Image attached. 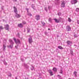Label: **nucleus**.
I'll use <instances>...</instances> for the list:
<instances>
[{
    "label": "nucleus",
    "instance_id": "obj_1",
    "mask_svg": "<svg viewBox=\"0 0 79 79\" xmlns=\"http://www.w3.org/2000/svg\"><path fill=\"white\" fill-rule=\"evenodd\" d=\"M14 40L15 41V42L16 44H21L20 40H19V39H17L16 40V38H14Z\"/></svg>",
    "mask_w": 79,
    "mask_h": 79
},
{
    "label": "nucleus",
    "instance_id": "obj_2",
    "mask_svg": "<svg viewBox=\"0 0 79 79\" xmlns=\"http://www.w3.org/2000/svg\"><path fill=\"white\" fill-rule=\"evenodd\" d=\"M65 4H66V2H65L64 1H62L61 7H63V8H64V7L65 6Z\"/></svg>",
    "mask_w": 79,
    "mask_h": 79
},
{
    "label": "nucleus",
    "instance_id": "obj_3",
    "mask_svg": "<svg viewBox=\"0 0 79 79\" xmlns=\"http://www.w3.org/2000/svg\"><path fill=\"white\" fill-rule=\"evenodd\" d=\"M49 73L50 74V76H53V73L52 71L51 70H49L48 71Z\"/></svg>",
    "mask_w": 79,
    "mask_h": 79
},
{
    "label": "nucleus",
    "instance_id": "obj_4",
    "mask_svg": "<svg viewBox=\"0 0 79 79\" xmlns=\"http://www.w3.org/2000/svg\"><path fill=\"white\" fill-rule=\"evenodd\" d=\"M72 4H76L77 3V0H73L71 1Z\"/></svg>",
    "mask_w": 79,
    "mask_h": 79
},
{
    "label": "nucleus",
    "instance_id": "obj_5",
    "mask_svg": "<svg viewBox=\"0 0 79 79\" xmlns=\"http://www.w3.org/2000/svg\"><path fill=\"white\" fill-rule=\"evenodd\" d=\"M66 29L68 31H69L71 30V28L68 25L66 27Z\"/></svg>",
    "mask_w": 79,
    "mask_h": 79
},
{
    "label": "nucleus",
    "instance_id": "obj_6",
    "mask_svg": "<svg viewBox=\"0 0 79 79\" xmlns=\"http://www.w3.org/2000/svg\"><path fill=\"white\" fill-rule=\"evenodd\" d=\"M28 42L29 44H32V42H33V41H32V38L30 37V38L28 39Z\"/></svg>",
    "mask_w": 79,
    "mask_h": 79
},
{
    "label": "nucleus",
    "instance_id": "obj_7",
    "mask_svg": "<svg viewBox=\"0 0 79 79\" xmlns=\"http://www.w3.org/2000/svg\"><path fill=\"white\" fill-rule=\"evenodd\" d=\"M35 19L36 20H38L40 19V16L37 15L35 16Z\"/></svg>",
    "mask_w": 79,
    "mask_h": 79
},
{
    "label": "nucleus",
    "instance_id": "obj_8",
    "mask_svg": "<svg viewBox=\"0 0 79 79\" xmlns=\"http://www.w3.org/2000/svg\"><path fill=\"white\" fill-rule=\"evenodd\" d=\"M14 12L16 13V14H17V13L18 12L17 9H16V8L15 7V6H14Z\"/></svg>",
    "mask_w": 79,
    "mask_h": 79
},
{
    "label": "nucleus",
    "instance_id": "obj_9",
    "mask_svg": "<svg viewBox=\"0 0 79 79\" xmlns=\"http://www.w3.org/2000/svg\"><path fill=\"white\" fill-rule=\"evenodd\" d=\"M8 27H9V25H5V29H6V30H8Z\"/></svg>",
    "mask_w": 79,
    "mask_h": 79
},
{
    "label": "nucleus",
    "instance_id": "obj_10",
    "mask_svg": "<svg viewBox=\"0 0 79 79\" xmlns=\"http://www.w3.org/2000/svg\"><path fill=\"white\" fill-rule=\"evenodd\" d=\"M54 20L55 21V22L56 23H60V20H59V19H54Z\"/></svg>",
    "mask_w": 79,
    "mask_h": 79
},
{
    "label": "nucleus",
    "instance_id": "obj_11",
    "mask_svg": "<svg viewBox=\"0 0 79 79\" xmlns=\"http://www.w3.org/2000/svg\"><path fill=\"white\" fill-rule=\"evenodd\" d=\"M67 44L68 45H69L70 44H73L72 41H67Z\"/></svg>",
    "mask_w": 79,
    "mask_h": 79
},
{
    "label": "nucleus",
    "instance_id": "obj_12",
    "mask_svg": "<svg viewBox=\"0 0 79 79\" xmlns=\"http://www.w3.org/2000/svg\"><path fill=\"white\" fill-rule=\"evenodd\" d=\"M16 17L17 18H19L21 17V16L19 15L18 14V13H17V14H16Z\"/></svg>",
    "mask_w": 79,
    "mask_h": 79
},
{
    "label": "nucleus",
    "instance_id": "obj_13",
    "mask_svg": "<svg viewBox=\"0 0 79 79\" xmlns=\"http://www.w3.org/2000/svg\"><path fill=\"white\" fill-rule=\"evenodd\" d=\"M52 70L53 71H55V72H57V69L55 67H53Z\"/></svg>",
    "mask_w": 79,
    "mask_h": 79
},
{
    "label": "nucleus",
    "instance_id": "obj_14",
    "mask_svg": "<svg viewBox=\"0 0 79 79\" xmlns=\"http://www.w3.org/2000/svg\"><path fill=\"white\" fill-rule=\"evenodd\" d=\"M53 20V19H52L51 18H50L48 19V21L50 23H52V21Z\"/></svg>",
    "mask_w": 79,
    "mask_h": 79
},
{
    "label": "nucleus",
    "instance_id": "obj_15",
    "mask_svg": "<svg viewBox=\"0 0 79 79\" xmlns=\"http://www.w3.org/2000/svg\"><path fill=\"white\" fill-rule=\"evenodd\" d=\"M18 26L19 27H23V25H22V24L20 23L18 24Z\"/></svg>",
    "mask_w": 79,
    "mask_h": 79
},
{
    "label": "nucleus",
    "instance_id": "obj_16",
    "mask_svg": "<svg viewBox=\"0 0 79 79\" xmlns=\"http://www.w3.org/2000/svg\"><path fill=\"white\" fill-rule=\"evenodd\" d=\"M73 74L75 75L76 77H77V72L75 71L73 73Z\"/></svg>",
    "mask_w": 79,
    "mask_h": 79
},
{
    "label": "nucleus",
    "instance_id": "obj_17",
    "mask_svg": "<svg viewBox=\"0 0 79 79\" xmlns=\"http://www.w3.org/2000/svg\"><path fill=\"white\" fill-rule=\"evenodd\" d=\"M58 48H59L61 50H63V48L61 46H58Z\"/></svg>",
    "mask_w": 79,
    "mask_h": 79
},
{
    "label": "nucleus",
    "instance_id": "obj_18",
    "mask_svg": "<svg viewBox=\"0 0 79 79\" xmlns=\"http://www.w3.org/2000/svg\"><path fill=\"white\" fill-rule=\"evenodd\" d=\"M9 41L10 43L12 44H13V41H12L11 39H10L9 40Z\"/></svg>",
    "mask_w": 79,
    "mask_h": 79
},
{
    "label": "nucleus",
    "instance_id": "obj_19",
    "mask_svg": "<svg viewBox=\"0 0 79 79\" xmlns=\"http://www.w3.org/2000/svg\"><path fill=\"white\" fill-rule=\"evenodd\" d=\"M5 48H6V46H5V45L3 44V50H5Z\"/></svg>",
    "mask_w": 79,
    "mask_h": 79
},
{
    "label": "nucleus",
    "instance_id": "obj_20",
    "mask_svg": "<svg viewBox=\"0 0 79 79\" xmlns=\"http://www.w3.org/2000/svg\"><path fill=\"white\" fill-rule=\"evenodd\" d=\"M71 19H70V18H68V21H69V22H71Z\"/></svg>",
    "mask_w": 79,
    "mask_h": 79
},
{
    "label": "nucleus",
    "instance_id": "obj_21",
    "mask_svg": "<svg viewBox=\"0 0 79 79\" xmlns=\"http://www.w3.org/2000/svg\"><path fill=\"white\" fill-rule=\"evenodd\" d=\"M4 28L2 26H0V29H3Z\"/></svg>",
    "mask_w": 79,
    "mask_h": 79
},
{
    "label": "nucleus",
    "instance_id": "obj_22",
    "mask_svg": "<svg viewBox=\"0 0 79 79\" xmlns=\"http://www.w3.org/2000/svg\"><path fill=\"white\" fill-rule=\"evenodd\" d=\"M70 53L72 55H73V51H70Z\"/></svg>",
    "mask_w": 79,
    "mask_h": 79
},
{
    "label": "nucleus",
    "instance_id": "obj_23",
    "mask_svg": "<svg viewBox=\"0 0 79 79\" xmlns=\"http://www.w3.org/2000/svg\"><path fill=\"white\" fill-rule=\"evenodd\" d=\"M27 15L29 16H32V14L31 13H29Z\"/></svg>",
    "mask_w": 79,
    "mask_h": 79
},
{
    "label": "nucleus",
    "instance_id": "obj_24",
    "mask_svg": "<svg viewBox=\"0 0 79 79\" xmlns=\"http://www.w3.org/2000/svg\"><path fill=\"white\" fill-rule=\"evenodd\" d=\"M76 11H77V12L79 11V9L78 8H77L76 9Z\"/></svg>",
    "mask_w": 79,
    "mask_h": 79
},
{
    "label": "nucleus",
    "instance_id": "obj_25",
    "mask_svg": "<svg viewBox=\"0 0 79 79\" xmlns=\"http://www.w3.org/2000/svg\"><path fill=\"white\" fill-rule=\"evenodd\" d=\"M23 24H26V22H25V21H23Z\"/></svg>",
    "mask_w": 79,
    "mask_h": 79
},
{
    "label": "nucleus",
    "instance_id": "obj_26",
    "mask_svg": "<svg viewBox=\"0 0 79 79\" xmlns=\"http://www.w3.org/2000/svg\"><path fill=\"white\" fill-rule=\"evenodd\" d=\"M62 73H63V71H62V70H60V73L62 74Z\"/></svg>",
    "mask_w": 79,
    "mask_h": 79
},
{
    "label": "nucleus",
    "instance_id": "obj_27",
    "mask_svg": "<svg viewBox=\"0 0 79 79\" xmlns=\"http://www.w3.org/2000/svg\"><path fill=\"white\" fill-rule=\"evenodd\" d=\"M26 10L27 11V12H28V11H29V9L27 8H26Z\"/></svg>",
    "mask_w": 79,
    "mask_h": 79
},
{
    "label": "nucleus",
    "instance_id": "obj_28",
    "mask_svg": "<svg viewBox=\"0 0 79 79\" xmlns=\"http://www.w3.org/2000/svg\"><path fill=\"white\" fill-rule=\"evenodd\" d=\"M17 36H18V37H19V33H18L17 35Z\"/></svg>",
    "mask_w": 79,
    "mask_h": 79
},
{
    "label": "nucleus",
    "instance_id": "obj_29",
    "mask_svg": "<svg viewBox=\"0 0 79 79\" xmlns=\"http://www.w3.org/2000/svg\"><path fill=\"white\" fill-rule=\"evenodd\" d=\"M42 24L43 26H44V25L45 24V23H44V22L42 23Z\"/></svg>",
    "mask_w": 79,
    "mask_h": 79
},
{
    "label": "nucleus",
    "instance_id": "obj_30",
    "mask_svg": "<svg viewBox=\"0 0 79 79\" xmlns=\"http://www.w3.org/2000/svg\"><path fill=\"white\" fill-rule=\"evenodd\" d=\"M10 48H12V47H11V45H10Z\"/></svg>",
    "mask_w": 79,
    "mask_h": 79
},
{
    "label": "nucleus",
    "instance_id": "obj_31",
    "mask_svg": "<svg viewBox=\"0 0 79 79\" xmlns=\"http://www.w3.org/2000/svg\"><path fill=\"white\" fill-rule=\"evenodd\" d=\"M15 48H18L17 47V46H15Z\"/></svg>",
    "mask_w": 79,
    "mask_h": 79
},
{
    "label": "nucleus",
    "instance_id": "obj_32",
    "mask_svg": "<svg viewBox=\"0 0 79 79\" xmlns=\"http://www.w3.org/2000/svg\"><path fill=\"white\" fill-rule=\"evenodd\" d=\"M50 7L48 6V8L49 9H50Z\"/></svg>",
    "mask_w": 79,
    "mask_h": 79
},
{
    "label": "nucleus",
    "instance_id": "obj_33",
    "mask_svg": "<svg viewBox=\"0 0 79 79\" xmlns=\"http://www.w3.org/2000/svg\"><path fill=\"white\" fill-rule=\"evenodd\" d=\"M17 0H15V2H16Z\"/></svg>",
    "mask_w": 79,
    "mask_h": 79
},
{
    "label": "nucleus",
    "instance_id": "obj_34",
    "mask_svg": "<svg viewBox=\"0 0 79 79\" xmlns=\"http://www.w3.org/2000/svg\"><path fill=\"white\" fill-rule=\"evenodd\" d=\"M48 30H50V28H48Z\"/></svg>",
    "mask_w": 79,
    "mask_h": 79
},
{
    "label": "nucleus",
    "instance_id": "obj_35",
    "mask_svg": "<svg viewBox=\"0 0 79 79\" xmlns=\"http://www.w3.org/2000/svg\"><path fill=\"white\" fill-rule=\"evenodd\" d=\"M8 47H9V46H7Z\"/></svg>",
    "mask_w": 79,
    "mask_h": 79
},
{
    "label": "nucleus",
    "instance_id": "obj_36",
    "mask_svg": "<svg viewBox=\"0 0 79 79\" xmlns=\"http://www.w3.org/2000/svg\"><path fill=\"white\" fill-rule=\"evenodd\" d=\"M29 29V30H30V29Z\"/></svg>",
    "mask_w": 79,
    "mask_h": 79
},
{
    "label": "nucleus",
    "instance_id": "obj_37",
    "mask_svg": "<svg viewBox=\"0 0 79 79\" xmlns=\"http://www.w3.org/2000/svg\"><path fill=\"white\" fill-rule=\"evenodd\" d=\"M0 31H1V30H0Z\"/></svg>",
    "mask_w": 79,
    "mask_h": 79
},
{
    "label": "nucleus",
    "instance_id": "obj_38",
    "mask_svg": "<svg viewBox=\"0 0 79 79\" xmlns=\"http://www.w3.org/2000/svg\"><path fill=\"white\" fill-rule=\"evenodd\" d=\"M58 76H59V75H58Z\"/></svg>",
    "mask_w": 79,
    "mask_h": 79
}]
</instances>
